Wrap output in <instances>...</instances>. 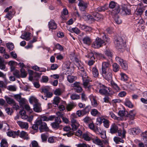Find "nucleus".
Masks as SVG:
<instances>
[{
    "label": "nucleus",
    "mask_w": 147,
    "mask_h": 147,
    "mask_svg": "<svg viewBox=\"0 0 147 147\" xmlns=\"http://www.w3.org/2000/svg\"><path fill=\"white\" fill-rule=\"evenodd\" d=\"M60 98L58 96H56L53 99V106L56 107L57 106L59 103L60 102Z\"/></svg>",
    "instance_id": "393cba45"
},
{
    "label": "nucleus",
    "mask_w": 147,
    "mask_h": 147,
    "mask_svg": "<svg viewBox=\"0 0 147 147\" xmlns=\"http://www.w3.org/2000/svg\"><path fill=\"white\" fill-rule=\"evenodd\" d=\"M29 101L30 103L33 104L35 103H38V100L34 96H31L29 98Z\"/></svg>",
    "instance_id": "72a5a7b5"
},
{
    "label": "nucleus",
    "mask_w": 147,
    "mask_h": 147,
    "mask_svg": "<svg viewBox=\"0 0 147 147\" xmlns=\"http://www.w3.org/2000/svg\"><path fill=\"white\" fill-rule=\"evenodd\" d=\"M40 124H39V128L40 132L47 131L48 130V128L46 123L44 122L39 121Z\"/></svg>",
    "instance_id": "6e6552de"
},
{
    "label": "nucleus",
    "mask_w": 147,
    "mask_h": 147,
    "mask_svg": "<svg viewBox=\"0 0 147 147\" xmlns=\"http://www.w3.org/2000/svg\"><path fill=\"white\" fill-rule=\"evenodd\" d=\"M102 122L104 127L106 128H108L109 127V121L108 120L105 118H103Z\"/></svg>",
    "instance_id": "ea45409f"
},
{
    "label": "nucleus",
    "mask_w": 147,
    "mask_h": 147,
    "mask_svg": "<svg viewBox=\"0 0 147 147\" xmlns=\"http://www.w3.org/2000/svg\"><path fill=\"white\" fill-rule=\"evenodd\" d=\"M75 107V105L73 104H68L66 108L68 111H70Z\"/></svg>",
    "instance_id": "864d4df0"
},
{
    "label": "nucleus",
    "mask_w": 147,
    "mask_h": 147,
    "mask_svg": "<svg viewBox=\"0 0 147 147\" xmlns=\"http://www.w3.org/2000/svg\"><path fill=\"white\" fill-rule=\"evenodd\" d=\"M75 77L74 76L68 75L67 76V80L70 83L73 82L75 80Z\"/></svg>",
    "instance_id": "37998d69"
},
{
    "label": "nucleus",
    "mask_w": 147,
    "mask_h": 147,
    "mask_svg": "<svg viewBox=\"0 0 147 147\" xmlns=\"http://www.w3.org/2000/svg\"><path fill=\"white\" fill-rule=\"evenodd\" d=\"M13 11H8L6 14L5 17L9 20H10L14 15Z\"/></svg>",
    "instance_id": "58836bf2"
},
{
    "label": "nucleus",
    "mask_w": 147,
    "mask_h": 147,
    "mask_svg": "<svg viewBox=\"0 0 147 147\" xmlns=\"http://www.w3.org/2000/svg\"><path fill=\"white\" fill-rule=\"evenodd\" d=\"M118 128L117 125L114 123L111 125L110 129V132L112 134L116 133L118 130Z\"/></svg>",
    "instance_id": "2eb2a0df"
},
{
    "label": "nucleus",
    "mask_w": 147,
    "mask_h": 147,
    "mask_svg": "<svg viewBox=\"0 0 147 147\" xmlns=\"http://www.w3.org/2000/svg\"><path fill=\"white\" fill-rule=\"evenodd\" d=\"M114 44L117 49H121L124 46L125 44V40H123L122 37H118L115 39Z\"/></svg>",
    "instance_id": "7ed1b4c3"
},
{
    "label": "nucleus",
    "mask_w": 147,
    "mask_h": 147,
    "mask_svg": "<svg viewBox=\"0 0 147 147\" xmlns=\"http://www.w3.org/2000/svg\"><path fill=\"white\" fill-rule=\"evenodd\" d=\"M91 115L93 116H99L101 115V113L96 109H93L91 111Z\"/></svg>",
    "instance_id": "a878e982"
},
{
    "label": "nucleus",
    "mask_w": 147,
    "mask_h": 147,
    "mask_svg": "<svg viewBox=\"0 0 147 147\" xmlns=\"http://www.w3.org/2000/svg\"><path fill=\"white\" fill-rule=\"evenodd\" d=\"M71 30L76 34H78L80 32V31L78 28L76 27L72 28Z\"/></svg>",
    "instance_id": "338daca9"
},
{
    "label": "nucleus",
    "mask_w": 147,
    "mask_h": 147,
    "mask_svg": "<svg viewBox=\"0 0 147 147\" xmlns=\"http://www.w3.org/2000/svg\"><path fill=\"white\" fill-rule=\"evenodd\" d=\"M40 124V122L39 121H37L35 124L32 126V129L35 130H37L39 128V124Z\"/></svg>",
    "instance_id": "c03bdc74"
},
{
    "label": "nucleus",
    "mask_w": 147,
    "mask_h": 147,
    "mask_svg": "<svg viewBox=\"0 0 147 147\" xmlns=\"http://www.w3.org/2000/svg\"><path fill=\"white\" fill-rule=\"evenodd\" d=\"M6 46L7 48L10 50L11 51L14 48V45L12 43H7L6 44Z\"/></svg>",
    "instance_id": "3c124183"
},
{
    "label": "nucleus",
    "mask_w": 147,
    "mask_h": 147,
    "mask_svg": "<svg viewBox=\"0 0 147 147\" xmlns=\"http://www.w3.org/2000/svg\"><path fill=\"white\" fill-rule=\"evenodd\" d=\"M19 113L22 119H27V118H28V116L26 114V113L25 111L21 110L20 112Z\"/></svg>",
    "instance_id": "f704fd0d"
},
{
    "label": "nucleus",
    "mask_w": 147,
    "mask_h": 147,
    "mask_svg": "<svg viewBox=\"0 0 147 147\" xmlns=\"http://www.w3.org/2000/svg\"><path fill=\"white\" fill-rule=\"evenodd\" d=\"M30 33L28 32H25L24 33V34L20 36V38L23 39H25L26 40H29L30 38Z\"/></svg>",
    "instance_id": "b1692460"
},
{
    "label": "nucleus",
    "mask_w": 147,
    "mask_h": 147,
    "mask_svg": "<svg viewBox=\"0 0 147 147\" xmlns=\"http://www.w3.org/2000/svg\"><path fill=\"white\" fill-rule=\"evenodd\" d=\"M71 116V126L72 129L74 131L76 130L79 127L80 124L75 119V118L76 117L75 114H72Z\"/></svg>",
    "instance_id": "39448f33"
},
{
    "label": "nucleus",
    "mask_w": 147,
    "mask_h": 147,
    "mask_svg": "<svg viewBox=\"0 0 147 147\" xmlns=\"http://www.w3.org/2000/svg\"><path fill=\"white\" fill-rule=\"evenodd\" d=\"M70 97L71 99L75 100L79 99L80 96L78 94H73Z\"/></svg>",
    "instance_id": "bf43d9fd"
},
{
    "label": "nucleus",
    "mask_w": 147,
    "mask_h": 147,
    "mask_svg": "<svg viewBox=\"0 0 147 147\" xmlns=\"http://www.w3.org/2000/svg\"><path fill=\"white\" fill-rule=\"evenodd\" d=\"M92 73L93 76L95 78L98 77L99 75L98 70L96 67H94L92 69Z\"/></svg>",
    "instance_id": "cd10ccee"
},
{
    "label": "nucleus",
    "mask_w": 147,
    "mask_h": 147,
    "mask_svg": "<svg viewBox=\"0 0 147 147\" xmlns=\"http://www.w3.org/2000/svg\"><path fill=\"white\" fill-rule=\"evenodd\" d=\"M78 1L79 2L78 5L80 9L82 11H84L87 6V4L82 0H79Z\"/></svg>",
    "instance_id": "f8f14e48"
},
{
    "label": "nucleus",
    "mask_w": 147,
    "mask_h": 147,
    "mask_svg": "<svg viewBox=\"0 0 147 147\" xmlns=\"http://www.w3.org/2000/svg\"><path fill=\"white\" fill-rule=\"evenodd\" d=\"M13 75L16 77L18 78H19L21 77L20 75V72L18 70H16L13 72Z\"/></svg>",
    "instance_id": "680f3d73"
},
{
    "label": "nucleus",
    "mask_w": 147,
    "mask_h": 147,
    "mask_svg": "<svg viewBox=\"0 0 147 147\" xmlns=\"http://www.w3.org/2000/svg\"><path fill=\"white\" fill-rule=\"evenodd\" d=\"M135 112L134 110L131 111H129V113L127 115V117H129L131 119L133 120L135 115Z\"/></svg>",
    "instance_id": "7c9ffc66"
},
{
    "label": "nucleus",
    "mask_w": 147,
    "mask_h": 147,
    "mask_svg": "<svg viewBox=\"0 0 147 147\" xmlns=\"http://www.w3.org/2000/svg\"><path fill=\"white\" fill-rule=\"evenodd\" d=\"M82 40L84 43L88 45H90L92 41L90 38L88 36L84 37L83 38Z\"/></svg>",
    "instance_id": "5701e85b"
},
{
    "label": "nucleus",
    "mask_w": 147,
    "mask_h": 147,
    "mask_svg": "<svg viewBox=\"0 0 147 147\" xmlns=\"http://www.w3.org/2000/svg\"><path fill=\"white\" fill-rule=\"evenodd\" d=\"M144 10V7H140L136 11L135 13L137 15H141L142 14Z\"/></svg>",
    "instance_id": "c85d7f7f"
},
{
    "label": "nucleus",
    "mask_w": 147,
    "mask_h": 147,
    "mask_svg": "<svg viewBox=\"0 0 147 147\" xmlns=\"http://www.w3.org/2000/svg\"><path fill=\"white\" fill-rule=\"evenodd\" d=\"M21 74H20L21 77L22 78H25L27 76V73L25 71V69L22 68L20 69Z\"/></svg>",
    "instance_id": "4c0bfd02"
},
{
    "label": "nucleus",
    "mask_w": 147,
    "mask_h": 147,
    "mask_svg": "<svg viewBox=\"0 0 147 147\" xmlns=\"http://www.w3.org/2000/svg\"><path fill=\"white\" fill-rule=\"evenodd\" d=\"M82 138L86 141H89L91 139V135L89 132H86L82 134Z\"/></svg>",
    "instance_id": "aec40b11"
},
{
    "label": "nucleus",
    "mask_w": 147,
    "mask_h": 147,
    "mask_svg": "<svg viewBox=\"0 0 147 147\" xmlns=\"http://www.w3.org/2000/svg\"><path fill=\"white\" fill-rule=\"evenodd\" d=\"M80 75L82 77L83 82V85L84 87L86 88L89 89L90 87L88 86L89 82V79L87 76L86 71L84 72H80Z\"/></svg>",
    "instance_id": "20e7f679"
},
{
    "label": "nucleus",
    "mask_w": 147,
    "mask_h": 147,
    "mask_svg": "<svg viewBox=\"0 0 147 147\" xmlns=\"http://www.w3.org/2000/svg\"><path fill=\"white\" fill-rule=\"evenodd\" d=\"M93 21L94 20L98 21L103 19V16L98 13H94L93 14Z\"/></svg>",
    "instance_id": "dca6fc26"
},
{
    "label": "nucleus",
    "mask_w": 147,
    "mask_h": 147,
    "mask_svg": "<svg viewBox=\"0 0 147 147\" xmlns=\"http://www.w3.org/2000/svg\"><path fill=\"white\" fill-rule=\"evenodd\" d=\"M49 28L51 29H55L57 28V25L53 20H51L48 24Z\"/></svg>",
    "instance_id": "f3484780"
},
{
    "label": "nucleus",
    "mask_w": 147,
    "mask_h": 147,
    "mask_svg": "<svg viewBox=\"0 0 147 147\" xmlns=\"http://www.w3.org/2000/svg\"><path fill=\"white\" fill-rule=\"evenodd\" d=\"M7 84V80L6 78L4 79V81H0V88H5Z\"/></svg>",
    "instance_id": "c756f323"
},
{
    "label": "nucleus",
    "mask_w": 147,
    "mask_h": 147,
    "mask_svg": "<svg viewBox=\"0 0 147 147\" xmlns=\"http://www.w3.org/2000/svg\"><path fill=\"white\" fill-rule=\"evenodd\" d=\"M97 11H105L107 9V5H105L104 6L101 7H99L97 8Z\"/></svg>",
    "instance_id": "a18cd8bd"
},
{
    "label": "nucleus",
    "mask_w": 147,
    "mask_h": 147,
    "mask_svg": "<svg viewBox=\"0 0 147 147\" xmlns=\"http://www.w3.org/2000/svg\"><path fill=\"white\" fill-rule=\"evenodd\" d=\"M79 28L82 30H84L86 32L90 31L92 30L91 27L88 26L84 24H79Z\"/></svg>",
    "instance_id": "4468645a"
},
{
    "label": "nucleus",
    "mask_w": 147,
    "mask_h": 147,
    "mask_svg": "<svg viewBox=\"0 0 147 147\" xmlns=\"http://www.w3.org/2000/svg\"><path fill=\"white\" fill-rule=\"evenodd\" d=\"M22 138L27 140L28 139V137L27 136L28 134L25 132L24 131H22L20 132L19 135L18 136Z\"/></svg>",
    "instance_id": "bb28decb"
},
{
    "label": "nucleus",
    "mask_w": 147,
    "mask_h": 147,
    "mask_svg": "<svg viewBox=\"0 0 147 147\" xmlns=\"http://www.w3.org/2000/svg\"><path fill=\"white\" fill-rule=\"evenodd\" d=\"M1 147H8V144L6 140H2L0 143Z\"/></svg>",
    "instance_id": "e433bc0d"
},
{
    "label": "nucleus",
    "mask_w": 147,
    "mask_h": 147,
    "mask_svg": "<svg viewBox=\"0 0 147 147\" xmlns=\"http://www.w3.org/2000/svg\"><path fill=\"white\" fill-rule=\"evenodd\" d=\"M41 137L42 142H45L47 141V136L46 134H41Z\"/></svg>",
    "instance_id": "5fc2aeb1"
},
{
    "label": "nucleus",
    "mask_w": 147,
    "mask_h": 147,
    "mask_svg": "<svg viewBox=\"0 0 147 147\" xmlns=\"http://www.w3.org/2000/svg\"><path fill=\"white\" fill-rule=\"evenodd\" d=\"M120 65L122 68L124 70H126L128 69V64L125 61H124L123 63H121Z\"/></svg>",
    "instance_id": "c9c22d12"
},
{
    "label": "nucleus",
    "mask_w": 147,
    "mask_h": 147,
    "mask_svg": "<svg viewBox=\"0 0 147 147\" xmlns=\"http://www.w3.org/2000/svg\"><path fill=\"white\" fill-rule=\"evenodd\" d=\"M105 54L108 57H112L113 53L110 50L108 49L106 50L105 52Z\"/></svg>",
    "instance_id": "8fccbe9b"
},
{
    "label": "nucleus",
    "mask_w": 147,
    "mask_h": 147,
    "mask_svg": "<svg viewBox=\"0 0 147 147\" xmlns=\"http://www.w3.org/2000/svg\"><path fill=\"white\" fill-rule=\"evenodd\" d=\"M59 124L55 122H54L51 124L52 127L53 128L57 129L59 128Z\"/></svg>",
    "instance_id": "603ef678"
},
{
    "label": "nucleus",
    "mask_w": 147,
    "mask_h": 147,
    "mask_svg": "<svg viewBox=\"0 0 147 147\" xmlns=\"http://www.w3.org/2000/svg\"><path fill=\"white\" fill-rule=\"evenodd\" d=\"M131 131L133 135H136L140 133L141 131V130L138 128H134L131 129Z\"/></svg>",
    "instance_id": "473e14b6"
},
{
    "label": "nucleus",
    "mask_w": 147,
    "mask_h": 147,
    "mask_svg": "<svg viewBox=\"0 0 147 147\" xmlns=\"http://www.w3.org/2000/svg\"><path fill=\"white\" fill-rule=\"evenodd\" d=\"M114 20L115 22L117 24H120L122 22V21L119 16L116 15L115 16Z\"/></svg>",
    "instance_id": "de8ad7c7"
},
{
    "label": "nucleus",
    "mask_w": 147,
    "mask_h": 147,
    "mask_svg": "<svg viewBox=\"0 0 147 147\" xmlns=\"http://www.w3.org/2000/svg\"><path fill=\"white\" fill-rule=\"evenodd\" d=\"M110 66L109 62H103L102 63V72L105 71L107 70V69L109 68Z\"/></svg>",
    "instance_id": "9b49d317"
},
{
    "label": "nucleus",
    "mask_w": 147,
    "mask_h": 147,
    "mask_svg": "<svg viewBox=\"0 0 147 147\" xmlns=\"http://www.w3.org/2000/svg\"><path fill=\"white\" fill-rule=\"evenodd\" d=\"M74 89L75 91L78 93L81 92L82 91V89L80 86L79 83L78 82H75L74 84Z\"/></svg>",
    "instance_id": "a211bd4d"
},
{
    "label": "nucleus",
    "mask_w": 147,
    "mask_h": 147,
    "mask_svg": "<svg viewBox=\"0 0 147 147\" xmlns=\"http://www.w3.org/2000/svg\"><path fill=\"white\" fill-rule=\"evenodd\" d=\"M20 131L19 130L17 131H11L7 132V135L9 137H12L13 138H15L18 137L19 135Z\"/></svg>",
    "instance_id": "9d476101"
},
{
    "label": "nucleus",
    "mask_w": 147,
    "mask_h": 147,
    "mask_svg": "<svg viewBox=\"0 0 147 147\" xmlns=\"http://www.w3.org/2000/svg\"><path fill=\"white\" fill-rule=\"evenodd\" d=\"M17 124L22 128L27 129L28 127V123L26 122H24L20 121H18Z\"/></svg>",
    "instance_id": "6ab92c4d"
},
{
    "label": "nucleus",
    "mask_w": 147,
    "mask_h": 147,
    "mask_svg": "<svg viewBox=\"0 0 147 147\" xmlns=\"http://www.w3.org/2000/svg\"><path fill=\"white\" fill-rule=\"evenodd\" d=\"M63 93V91L61 89L58 88L56 89L54 92V94L57 96H60Z\"/></svg>",
    "instance_id": "a19ab883"
},
{
    "label": "nucleus",
    "mask_w": 147,
    "mask_h": 147,
    "mask_svg": "<svg viewBox=\"0 0 147 147\" xmlns=\"http://www.w3.org/2000/svg\"><path fill=\"white\" fill-rule=\"evenodd\" d=\"M24 108L28 111L30 113H31L32 112V110L31 109L30 106L28 105H24Z\"/></svg>",
    "instance_id": "69168bd1"
},
{
    "label": "nucleus",
    "mask_w": 147,
    "mask_h": 147,
    "mask_svg": "<svg viewBox=\"0 0 147 147\" xmlns=\"http://www.w3.org/2000/svg\"><path fill=\"white\" fill-rule=\"evenodd\" d=\"M89 98L91 100L92 106L94 107H96L98 105L96 97L92 95H91L89 96Z\"/></svg>",
    "instance_id": "1a4fd4ad"
},
{
    "label": "nucleus",
    "mask_w": 147,
    "mask_h": 147,
    "mask_svg": "<svg viewBox=\"0 0 147 147\" xmlns=\"http://www.w3.org/2000/svg\"><path fill=\"white\" fill-rule=\"evenodd\" d=\"M55 47L56 48L60 51H63V47L59 44L57 43L55 45Z\"/></svg>",
    "instance_id": "0e129e2a"
},
{
    "label": "nucleus",
    "mask_w": 147,
    "mask_h": 147,
    "mask_svg": "<svg viewBox=\"0 0 147 147\" xmlns=\"http://www.w3.org/2000/svg\"><path fill=\"white\" fill-rule=\"evenodd\" d=\"M84 18L85 20L93 21V16L90 15H86L84 16Z\"/></svg>",
    "instance_id": "49530a36"
},
{
    "label": "nucleus",
    "mask_w": 147,
    "mask_h": 147,
    "mask_svg": "<svg viewBox=\"0 0 147 147\" xmlns=\"http://www.w3.org/2000/svg\"><path fill=\"white\" fill-rule=\"evenodd\" d=\"M120 75L121 76V80L123 81H126L128 79V77L125 74L121 72L120 73Z\"/></svg>",
    "instance_id": "2f4dec72"
},
{
    "label": "nucleus",
    "mask_w": 147,
    "mask_h": 147,
    "mask_svg": "<svg viewBox=\"0 0 147 147\" xmlns=\"http://www.w3.org/2000/svg\"><path fill=\"white\" fill-rule=\"evenodd\" d=\"M33 110L36 112H41L42 111L41 104L39 102L35 104L33 106Z\"/></svg>",
    "instance_id": "ddd939ff"
},
{
    "label": "nucleus",
    "mask_w": 147,
    "mask_h": 147,
    "mask_svg": "<svg viewBox=\"0 0 147 147\" xmlns=\"http://www.w3.org/2000/svg\"><path fill=\"white\" fill-rule=\"evenodd\" d=\"M99 86L100 88L99 92L102 95H105L107 94L108 93V90L110 92L109 88L107 87L102 84H100Z\"/></svg>",
    "instance_id": "0eeeda50"
},
{
    "label": "nucleus",
    "mask_w": 147,
    "mask_h": 147,
    "mask_svg": "<svg viewBox=\"0 0 147 147\" xmlns=\"http://www.w3.org/2000/svg\"><path fill=\"white\" fill-rule=\"evenodd\" d=\"M111 84L115 92H117L120 91V88L113 81H111Z\"/></svg>",
    "instance_id": "412c9836"
},
{
    "label": "nucleus",
    "mask_w": 147,
    "mask_h": 147,
    "mask_svg": "<svg viewBox=\"0 0 147 147\" xmlns=\"http://www.w3.org/2000/svg\"><path fill=\"white\" fill-rule=\"evenodd\" d=\"M93 142L96 144L100 146L102 144V142L100 139L98 138L93 140Z\"/></svg>",
    "instance_id": "6e6d98bb"
},
{
    "label": "nucleus",
    "mask_w": 147,
    "mask_h": 147,
    "mask_svg": "<svg viewBox=\"0 0 147 147\" xmlns=\"http://www.w3.org/2000/svg\"><path fill=\"white\" fill-rule=\"evenodd\" d=\"M3 129L4 130L6 131L7 130H8L9 129V125L6 123H3Z\"/></svg>",
    "instance_id": "e2e57ef3"
},
{
    "label": "nucleus",
    "mask_w": 147,
    "mask_h": 147,
    "mask_svg": "<svg viewBox=\"0 0 147 147\" xmlns=\"http://www.w3.org/2000/svg\"><path fill=\"white\" fill-rule=\"evenodd\" d=\"M125 105L128 107L132 108L133 107V105L131 102L129 100L126 101L125 103Z\"/></svg>",
    "instance_id": "4d7b16f0"
},
{
    "label": "nucleus",
    "mask_w": 147,
    "mask_h": 147,
    "mask_svg": "<svg viewBox=\"0 0 147 147\" xmlns=\"http://www.w3.org/2000/svg\"><path fill=\"white\" fill-rule=\"evenodd\" d=\"M102 35H103L102 36L103 40H102L101 38L98 37L93 42L92 44V47H93L95 48H98L101 47L105 42H109V39L107 37L104 33H102Z\"/></svg>",
    "instance_id": "f257e3e1"
},
{
    "label": "nucleus",
    "mask_w": 147,
    "mask_h": 147,
    "mask_svg": "<svg viewBox=\"0 0 147 147\" xmlns=\"http://www.w3.org/2000/svg\"><path fill=\"white\" fill-rule=\"evenodd\" d=\"M5 111L8 115H11L13 113L12 109L10 108H6Z\"/></svg>",
    "instance_id": "774afa93"
},
{
    "label": "nucleus",
    "mask_w": 147,
    "mask_h": 147,
    "mask_svg": "<svg viewBox=\"0 0 147 147\" xmlns=\"http://www.w3.org/2000/svg\"><path fill=\"white\" fill-rule=\"evenodd\" d=\"M142 136L145 141H147V131L143 133L142 134Z\"/></svg>",
    "instance_id": "052dcab7"
},
{
    "label": "nucleus",
    "mask_w": 147,
    "mask_h": 147,
    "mask_svg": "<svg viewBox=\"0 0 147 147\" xmlns=\"http://www.w3.org/2000/svg\"><path fill=\"white\" fill-rule=\"evenodd\" d=\"M122 12L124 14L126 15H129L131 14V10L128 8L126 6L123 7H122Z\"/></svg>",
    "instance_id": "4be33fe9"
},
{
    "label": "nucleus",
    "mask_w": 147,
    "mask_h": 147,
    "mask_svg": "<svg viewBox=\"0 0 147 147\" xmlns=\"http://www.w3.org/2000/svg\"><path fill=\"white\" fill-rule=\"evenodd\" d=\"M109 7L112 9L111 12L112 15H116L120 12L119 5L114 1L110 2L109 4Z\"/></svg>",
    "instance_id": "f03ea898"
},
{
    "label": "nucleus",
    "mask_w": 147,
    "mask_h": 147,
    "mask_svg": "<svg viewBox=\"0 0 147 147\" xmlns=\"http://www.w3.org/2000/svg\"><path fill=\"white\" fill-rule=\"evenodd\" d=\"M5 66L4 64L3 61L1 59L0 57V69H3L5 68Z\"/></svg>",
    "instance_id": "13d9d810"
},
{
    "label": "nucleus",
    "mask_w": 147,
    "mask_h": 147,
    "mask_svg": "<svg viewBox=\"0 0 147 147\" xmlns=\"http://www.w3.org/2000/svg\"><path fill=\"white\" fill-rule=\"evenodd\" d=\"M103 78L107 80H111L112 79V70L110 69L107 71L102 72Z\"/></svg>",
    "instance_id": "423d86ee"
},
{
    "label": "nucleus",
    "mask_w": 147,
    "mask_h": 147,
    "mask_svg": "<svg viewBox=\"0 0 147 147\" xmlns=\"http://www.w3.org/2000/svg\"><path fill=\"white\" fill-rule=\"evenodd\" d=\"M113 71L115 72L118 71L119 70V66L117 63H114L113 65Z\"/></svg>",
    "instance_id": "79ce46f5"
},
{
    "label": "nucleus",
    "mask_w": 147,
    "mask_h": 147,
    "mask_svg": "<svg viewBox=\"0 0 147 147\" xmlns=\"http://www.w3.org/2000/svg\"><path fill=\"white\" fill-rule=\"evenodd\" d=\"M6 100L7 102L9 104L11 105L13 104H15V102L14 100L12 99L9 98L7 97L6 98Z\"/></svg>",
    "instance_id": "09e8293b"
}]
</instances>
